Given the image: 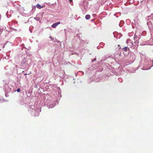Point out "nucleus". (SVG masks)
<instances>
[{
    "label": "nucleus",
    "mask_w": 153,
    "mask_h": 153,
    "mask_svg": "<svg viewBox=\"0 0 153 153\" xmlns=\"http://www.w3.org/2000/svg\"><path fill=\"white\" fill-rule=\"evenodd\" d=\"M27 75V74H24V75Z\"/></svg>",
    "instance_id": "obj_7"
},
{
    "label": "nucleus",
    "mask_w": 153,
    "mask_h": 153,
    "mask_svg": "<svg viewBox=\"0 0 153 153\" xmlns=\"http://www.w3.org/2000/svg\"><path fill=\"white\" fill-rule=\"evenodd\" d=\"M72 0H69V2H71V1H72Z\"/></svg>",
    "instance_id": "obj_6"
},
{
    "label": "nucleus",
    "mask_w": 153,
    "mask_h": 153,
    "mask_svg": "<svg viewBox=\"0 0 153 153\" xmlns=\"http://www.w3.org/2000/svg\"><path fill=\"white\" fill-rule=\"evenodd\" d=\"M128 49H129V48H128V47H125L124 48H122V49L125 51H127L128 50Z\"/></svg>",
    "instance_id": "obj_3"
},
{
    "label": "nucleus",
    "mask_w": 153,
    "mask_h": 153,
    "mask_svg": "<svg viewBox=\"0 0 153 153\" xmlns=\"http://www.w3.org/2000/svg\"><path fill=\"white\" fill-rule=\"evenodd\" d=\"M20 91H21V90L19 88H18L17 90V91L18 92H19Z\"/></svg>",
    "instance_id": "obj_5"
},
{
    "label": "nucleus",
    "mask_w": 153,
    "mask_h": 153,
    "mask_svg": "<svg viewBox=\"0 0 153 153\" xmlns=\"http://www.w3.org/2000/svg\"><path fill=\"white\" fill-rule=\"evenodd\" d=\"M36 7H37L39 9H40L43 7V6H41L39 4H38L36 5Z\"/></svg>",
    "instance_id": "obj_2"
},
{
    "label": "nucleus",
    "mask_w": 153,
    "mask_h": 153,
    "mask_svg": "<svg viewBox=\"0 0 153 153\" xmlns=\"http://www.w3.org/2000/svg\"><path fill=\"white\" fill-rule=\"evenodd\" d=\"M60 24V22H56L53 24L51 27L52 28H55L57 26L59 25Z\"/></svg>",
    "instance_id": "obj_1"
},
{
    "label": "nucleus",
    "mask_w": 153,
    "mask_h": 153,
    "mask_svg": "<svg viewBox=\"0 0 153 153\" xmlns=\"http://www.w3.org/2000/svg\"><path fill=\"white\" fill-rule=\"evenodd\" d=\"M85 19H87L88 20L90 18V16L89 15H87L85 17Z\"/></svg>",
    "instance_id": "obj_4"
}]
</instances>
